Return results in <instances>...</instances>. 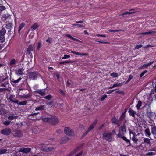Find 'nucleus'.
I'll return each mask as SVG.
<instances>
[{"label":"nucleus","mask_w":156,"mask_h":156,"mask_svg":"<svg viewBox=\"0 0 156 156\" xmlns=\"http://www.w3.org/2000/svg\"><path fill=\"white\" fill-rule=\"evenodd\" d=\"M70 57V56L69 55H64V56L62 58L63 59H65L67 58H69Z\"/></svg>","instance_id":"49"},{"label":"nucleus","mask_w":156,"mask_h":156,"mask_svg":"<svg viewBox=\"0 0 156 156\" xmlns=\"http://www.w3.org/2000/svg\"><path fill=\"white\" fill-rule=\"evenodd\" d=\"M94 125H91L88 128V130L90 131L91 130L94 128Z\"/></svg>","instance_id":"52"},{"label":"nucleus","mask_w":156,"mask_h":156,"mask_svg":"<svg viewBox=\"0 0 156 156\" xmlns=\"http://www.w3.org/2000/svg\"><path fill=\"white\" fill-rule=\"evenodd\" d=\"M8 151L7 149H0V154H2L6 153Z\"/></svg>","instance_id":"33"},{"label":"nucleus","mask_w":156,"mask_h":156,"mask_svg":"<svg viewBox=\"0 0 156 156\" xmlns=\"http://www.w3.org/2000/svg\"><path fill=\"white\" fill-rule=\"evenodd\" d=\"M22 135V133L20 130H16L15 131V133L14 134V136L17 137H20Z\"/></svg>","instance_id":"20"},{"label":"nucleus","mask_w":156,"mask_h":156,"mask_svg":"<svg viewBox=\"0 0 156 156\" xmlns=\"http://www.w3.org/2000/svg\"><path fill=\"white\" fill-rule=\"evenodd\" d=\"M145 135L149 138L150 137V136L151 135L150 130L149 128H147L144 131Z\"/></svg>","instance_id":"17"},{"label":"nucleus","mask_w":156,"mask_h":156,"mask_svg":"<svg viewBox=\"0 0 156 156\" xmlns=\"http://www.w3.org/2000/svg\"><path fill=\"white\" fill-rule=\"evenodd\" d=\"M46 108L45 105H41L37 107L35 109V111H42L44 109Z\"/></svg>","instance_id":"19"},{"label":"nucleus","mask_w":156,"mask_h":156,"mask_svg":"<svg viewBox=\"0 0 156 156\" xmlns=\"http://www.w3.org/2000/svg\"><path fill=\"white\" fill-rule=\"evenodd\" d=\"M131 13H132V12H125V13H123L122 14V16H124L125 15H128L130 14Z\"/></svg>","instance_id":"58"},{"label":"nucleus","mask_w":156,"mask_h":156,"mask_svg":"<svg viewBox=\"0 0 156 156\" xmlns=\"http://www.w3.org/2000/svg\"><path fill=\"white\" fill-rule=\"evenodd\" d=\"M122 85L120 83H115L113 84V87H119L121 86Z\"/></svg>","instance_id":"53"},{"label":"nucleus","mask_w":156,"mask_h":156,"mask_svg":"<svg viewBox=\"0 0 156 156\" xmlns=\"http://www.w3.org/2000/svg\"><path fill=\"white\" fill-rule=\"evenodd\" d=\"M125 123H124L123 125L121 126L119 128V133L118 134V136L120 137L122 135V134H121V132H126V127L125 126Z\"/></svg>","instance_id":"10"},{"label":"nucleus","mask_w":156,"mask_h":156,"mask_svg":"<svg viewBox=\"0 0 156 156\" xmlns=\"http://www.w3.org/2000/svg\"><path fill=\"white\" fill-rule=\"evenodd\" d=\"M154 62V61L148 63L143 65V66L144 67V68H146L148 66L153 63Z\"/></svg>","instance_id":"29"},{"label":"nucleus","mask_w":156,"mask_h":156,"mask_svg":"<svg viewBox=\"0 0 156 156\" xmlns=\"http://www.w3.org/2000/svg\"><path fill=\"white\" fill-rule=\"evenodd\" d=\"M128 112H129V115L130 116H132L133 117H134L135 114L136 113V112L134 111L132 109H130L128 111Z\"/></svg>","instance_id":"26"},{"label":"nucleus","mask_w":156,"mask_h":156,"mask_svg":"<svg viewBox=\"0 0 156 156\" xmlns=\"http://www.w3.org/2000/svg\"><path fill=\"white\" fill-rule=\"evenodd\" d=\"M155 154L154 152H148L146 154V155H154Z\"/></svg>","instance_id":"56"},{"label":"nucleus","mask_w":156,"mask_h":156,"mask_svg":"<svg viewBox=\"0 0 156 156\" xmlns=\"http://www.w3.org/2000/svg\"><path fill=\"white\" fill-rule=\"evenodd\" d=\"M44 98L48 100H50L52 98V96L51 95H49L45 97Z\"/></svg>","instance_id":"43"},{"label":"nucleus","mask_w":156,"mask_h":156,"mask_svg":"<svg viewBox=\"0 0 156 156\" xmlns=\"http://www.w3.org/2000/svg\"><path fill=\"white\" fill-rule=\"evenodd\" d=\"M56 132L58 134H60L62 132V131L60 129H58L57 130Z\"/></svg>","instance_id":"64"},{"label":"nucleus","mask_w":156,"mask_h":156,"mask_svg":"<svg viewBox=\"0 0 156 156\" xmlns=\"http://www.w3.org/2000/svg\"><path fill=\"white\" fill-rule=\"evenodd\" d=\"M16 62V61L14 59H12L10 61V65H12L15 64Z\"/></svg>","instance_id":"46"},{"label":"nucleus","mask_w":156,"mask_h":156,"mask_svg":"<svg viewBox=\"0 0 156 156\" xmlns=\"http://www.w3.org/2000/svg\"><path fill=\"white\" fill-rule=\"evenodd\" d=\"M146 113L147 115H150L151 114V111L150 110V109H148L147 112Z\"/></svg>","instance_id":"57"},{"label":"nucleus","mask_w":156,"mask_h":156,"mask_svg":"<svg viewBox=\"0 0 156 156\" xmlns=\"http://www.w3.org/2000/svg\"><path fill=\"white\" fill-rule=\"evenodd\" d=\"M110 76L113 78H115L118 76V75L117 73L113 72L110 74Z\"/></svg>","instance_id":"38"},{"label":"nucleus","mask_w":156,"mask_h":156,"mask_svg":"<svg viewBox=\"0 0 156 156\" xmlns=\"http://www.w3.org/2000/svg\"><path fill=\"white\" fill-rule=\"evenodd\" d=\"M74 62L73 61H64L63 62H61L59 63V64H68L69 63H71Z\"/></svg>","instance_id":"35"},{"label":"nucleus","mask_w":156,"mask_h":156,"mask_svg":"<svg viewBox=\"0 0 156 156\" xmlns=\"http://www.w3.org/2000/svg\"><path fill=\"white\" fill-rule=\"evenodd\" d=\"M151 133L153 135L154 137L156 138V127L155 126L151 125Z\"/></svg>","instance_id":"12"},{"label":"nucleus","mask_w":156,"mask_h":156,"mask_svg":"<svg viewBox=\"0 0 156 156\" xmlns=\"http://www.w3.org/2000/svg\"><path fill=\"white\" fill-rule=\"evenodd\" d=\"M34 45H30L27 49V51L29 54H30L31 51H34Z\"/></svg>","instance_id":"14"},{"label":"nucleus","mask_w":156,"mask_h":156,"mask_svg":"<svg viewBox=\"0 0 156 156\" xmlns=\"http://www.w3.org/2000/svg\"><path fill=\"white\" fill-rule=\"evenodd\" d=\"M107 97V95H104L102 96L101 98V101H103L105 98H106Z\"/></svg>","instance_id":"48"},{"label":"nucleus","mask_w":156,"mask_h":156,"mask_svg":"<svg viewBox=\"0 0 156 156\" xmlns=\"http://www.w3.org/2000/svg\"><path fill=\"white\" fill-rule=\"evenodd\" d=\"M71 52L72 53L74 54L77 55H85V56L88 55V54L87 53H86L81 54L79 52H76L73 51H71Z\"/></svg>","instance_id":"28"},{"label":"nucleus","mask_w":156,"mask_h":156,"mask_svg":"<svg viewBox=\"0 0 156 156\" xmlns=\"http://www.w3.org/2000/svg\"><path fill=\"white\" fill-rule=\"evenodd\" d=\"M52 41V39L51 38H48V39L46 40V42H48L49 43H51Z\"/></svg>","instance_id":"50"},{"label":"nucleus","mask_w":156,"mask_h":156,"mask_svg":"<svg viewBox=\"0 0 156 156\" xmlns=\"http://www.w3.org/2000/svg\"><path fill=\"white\" fill-rule=\"evenodd\" d=\"M31 150V149L29 148H25L22 147L20 148L19 150V152H23L26 153H27L30 152Z\"/></svg>","instance_id":"11"},{"label":"nucleus","mask_w":156,"mask_h":156,"mask_svg":"<svg viewBox=\"0 0 156 156\" xmlns=\"http://www.w3.org/2000/svg\"><path fill=\"white\" fill-rule=\"evenodd\" d=\"M112 123L117 124L118 123V119L115 118H113L112 119Z\"/></svg>","instance_id":"36"},{"label":"nucleus","mask_w":156,"mask_h":156,"mask_svg":"<svg viewBox=\"0 0 156 156\" xmlns=\"http://www.w3.org/2000/svg\"><path fill=\"white\" fill-rule=\"evenodd\" d=\"M34 34L33 32H31L30 33V36L31 37V38H33L34 36Z\"/></svg>","instance_id":"61"},{"label":"nucleus","mask_w":156,"mask_h":156,"mask_svg":"<svg viewBox=\"0 0 156 156\" xmlns=\"http://www.w3.org/2000/svg\"><path fill=\"white\" fill-rule=\"evenodd\" d=\"M31 97V95L29 94L26 95H23L21 96V97L23 98H29Z\"/></svg>","instance_id":"44"},{"label":"nucleus","mask_w":156,"mask_h":156,"mask_svg":"<svg viewBox=\"0 0 156 156\" xmlns=\"http://www.w3.org/2000/svg\"><path fill=\"white\" fill-rule=\"evenodd\" d=\"M18 117L17 116H15L13 115H10L8 117V120L11 121L17 119Z\"/></svg>","instance_id":"24"},{"label":"nucleus","mask_w":156,"mask_h":156,"mask_svg":"<svg viewBox=\"0 0 156 156\" xmlns=\"http://www.w3.org/2000/svg\"><path fill=\"white\" fill-rule=\"evenodd\" d=\"M27 104V101H24L22 102H20L19 103V105H25Z\"/></svg>","instance_id":"47"},{"label":"nucleus","mask_w":156,"mask_h":156,"mask_svg":"<svg viewBox=\"0 0 156 156\" xmlns=\"http://www.w3.org/2000/svg\"><path fill=\"white\" fill-rule=\"evenodd\" d=\"M59 120L55 116H51L50 124L55 125L58 123Z\"/></svg>","instance_id":"7"},{"label":"nucleus","mask_w":156,"mask_h":156,"mask_svg":"<svg viewBox=\"0 0 156 156\" xmlns=\"http://www.w3.org/2000/svg\"><path fill=\"white\" fill-rule=\"evenodd\" d=\"M7 89L4 88H0V92H2L5 90H7Z\"/></svg>","instance_id":"62"},{"label":"nucleus","mask_w":156,"mask_h":156,"mask_svg":"<svg viewBox=\"0 0 156 156\" xmlns=\"http://www.w3.org/2000/svg\"><path fill=\"white\" fill-rule=\"evenodd\" d=\"M8 84V81H5V83L1 84L0 86L2 87H6L7 84Z\"/></svg>","instance_id":"51"},{"label":"nucleus","mask_w":156,"mask_h":156,"mask_svg":"<svg viewBox=\"0 0 156 156\" xmlns=\"http://www.w3.org/2000/svg\"><path fill=\"white\" fill-rule=\"evenodd\" d=\"M142 102L140 101H139L138 102V103L137 105L136 106V107L137 108L138 110H139L140 107L141 106Z\"/></svg>","instance_id":"37"},{"label":"nucleus","mask_w":156,"mask_h":156,"mask_svg":"<svg viewBox=\"0 0 156 156\" xmlns=\"http://www.w3.org/2000/svg\"><path fill=\"white\" fill-rule=\"evenodd\" d=\"M6 29L3 27L2 29L0 30V34L5 36L6 33Z\"/></svg>","instance_id":"23"},{"label":"nucleus","mask_w":156,"mask_h":156,"mask_svg":"<svg viewBox=\"0 0 156 156\" xmlns=\"http://www.w3.org/2000/svg\"><path fill=\"white\" fill-rule=\"evenodd\" d=\"M0 132L2 135L7 136L11 134V130L10 128H7L2 130Z\"/></svg>","instance_id":"4"},{"label":"nucleus","mask_w":156,"mask_h":156,"mask_svg":"<svg viewBox=\"0 0 156 156\" xmlns=\"http://www.w3.org/2000/svg\"><path fill=\"white\" fill-rule=\"evenodd\" d=\"M125 112H123L122 113V115L120 116L119 118V119L120 120H124L125 122L124 123H125L126 122V120L125 119Z\"/></svg>","instance_id":"25"},{"label":"nucleus","mask_w":156,"mask_h":156,"mask_svg":"<svg viewBox=\"0 0 156 156\" xmlns=\"http://www.w3.org/2000/svg\"><path fill=\"white\" fill-rule=\"evenodd\" d=\"M83 151H82L79 152L78 154L76 155L75 156H81L83 153Z\"/></svg>","instance_id":"63"},{"label":"nucleus","mask_w":156,"mask_h":156,"mask_svg":"<svg viewBox=\"0 0 156 156\" xmlns=\"http://www.w3.org/2000/svg\"><path fill=\"white\" fill-rule=\"evenodd\" d=\"M5 36L0 34V42H3L5 41Z\"/></svg>","instance_id":"32"},{"label":"nucleus","mask_w":156,"mask_h":156,"mask_svg":"<svg viewBox=\"0 0 156 156\" xmlns=\"http://www.w3.org/2000/svg\"><path fill=\"white\" fill-rule=\"evenodd\" d=\"M39 27V25L37 23H34L31 27L30 30L33 31L35 30L36 29Z\"/></svg>","instance_id":"18"},{"label":"nucleus","mask_w":156,"mask_h":156,"mask_svg":"<svg viewBox=\"0 0 156 156\" xmlns=\"http://www.w3.org/2000/svg\"><path fill=\"white\" fill-rule=\"evenodd\" d=\"M30 77L33 80H35L38 76V73L36 72H31L29 73Z\"/></svg>","instance_id":"9"},{"label":"nucleus","mask_w":156,"mask_h":156,"mask_svg":"<svg viewBox=\"0 0 156 156\" xmlns=\"http://www.w3.org/2000/svg\"><path fill=\"white\" fill-rule=\"evenodd\" d=\"M35 92L41 96L44 95L46 94V91L44 89L39 90H38L36 91Z\"/></svg>","instance_id":"15"},{"label":"nucleus","mask_w":156,"mask_h":156,"mask_svg":"<svg viewBox=\"0 0 156 156\" xmlns=\"http://www.w3.org/2000/svg\"><path fill=\"white\" fill-rule=\"evenodd\" d=\"M116 134L114 130H112V132L108 130H106L103 132L102 134V138L107 141L111 142L112 141L113 136Z\"/></svg>","instance_id":"1"},{"label":"nucleus","mask_w":156,"mask_h":156,"mask_svg":"<svg viewBox=\"0 0 156 156\" xmlns=\"http://www.w3.org/2000/svg\"><path fill=\"white\" fill-rule=\"evenodd\" d=\"M121 138L123 139V140L125 141L126 143H129V145H130V140L129 139H127L126 137L124 136H121Z\"/></svg>","instance_id":"30"},{"label":"nucleus","mask_w":156,"mask_h":156,"mask_svg":"<svg viewBox=\"0 0 156 156\" xmlns=\"http://www.w3.org/2000/svg\"><path fill=\"white\" fill-rule=\"evenodd\" d=\"M133 78V76L132 75H130L129 76L128 79L126 81V82L125 83L126 84L128 83Z\"/></svg>","instance_id":"42"},{"label":"nucleus","mask_w":156,"mask_h":156,"mask_svg":"<svg viewBox=\"0 0 156 156\" xmlns=\"http://www.w3.org/2000/svg\"><path fill=\"white\" fill-rule=\"evenodd\" d=\"M6 8L5 7L3 6H0V11H2L5 9Z\"/></svg>","instance_id":"55"},{"label":"nucleus","mask_w":156,"mask_h":156,"mask_svg":"<svg viewBox=\"0 0 156 156\" xmlns=\"http://www.w3.org/2000/svg\"><path fill=\"white\" fill-rule=\"evenodd\" d=\"M25 25V24L24 23L22 22L19 26L18 29V31L19 33H20L21 30L24 27Z\"/></svg>","instance_id":"27"},{"label":"nucleus","mask_w":156,"mask_h":156,"mask_svg":"<svg viewBox=\"0 0 156 156\" xmlns=\"http://www.w3.org/2000/svg\"><path fill=\"white\" fill-rule=\"evenodd\" d=\"M21 79L22 78L21 77H20L18 79L16 80H15L14 79H12V82L16 84L19 83Z\"/></svg>","instance_id":"34"},{"label":"nucleus","mask_w":156,"mask_h":156,"mask_svg":"<svg viewBox=\"0 0 156 156\" xmlns=\"http://www.w3.org/2000/svg\"><path fill=\"white\" fill-rule=\"evenodd\" d=\"M15 96L14 95H11L9 97V99L12 102L13 101Z\"/></svg>","instance_id":"45"},{"label":"nucleus","mask_w":156,"mask_h":156,"mask_svg":"<svg viewBox=\"0 0 156 156\" xmlns=\"http://www.w3.org/2000/svg\"><path fill=\"white\" fill-rule=\"evenodd\" d=\"M78 148H76L72 152L69 153L67 156H71L74 154L76 151H78Z\"/></svg>","instance_id":"39"},{"label":"nucleus","mask_w":156,"mask_h":156,"mask_svg":"<svg viewBox=\"0 0 156 156\" xmlns=\"http://www.w3.org/2000/svg\"><path fill=\"white\" fill-rule=\"evenodd\" d=\"M142 46V45L140 44L137 45L135 47V49H138L140 48H141Z\"/></svg>","instance_id":"54"},{"label":"nucleus","mask_w":156,"mask_h":156,"mask_svg":"<svg viewBox=\"0 0 156 156\" xmlns=\"http://www.w3.org/2000/svg\"><path fill=\"white\" fill-rule=\"evenodd\" d=\"M13 24L12 23V22L9 21H7L6 22L5 27L7 29L10 30V31L12 29Z\"/></svg>","instance_id":"8"},{"label":"nucleus","mask_w":156,"mask_h":156,"mask_svg":"<svg viewBox=\"0 0 156 156\" xmlns=\"http://www.w3.org/2000/svg\"><path fill=\"white\" fill-rule=\"evenodd\" d=\"M65 133L67 135L73 136L74 135L73 130L69 127H66L64 129Z\"/></svg>","instance_id":"5"},{"label":"nucleus","mask_w":156,"mask_h":156,"mask_svg":"<svg viewBox=\"0 0 156 156\" xmlns=\"http://www.w3.org/2000/svg\"><path fill=\"white\" fill-rule=\"evenodd\" d=\"M10 15L8 14H3L2 15V20L5 21L8 19H10Z\"/></svg>","instance_id":"16"},{"label":"nucleus","mask_w":156,"mask_h":156,"mask_svg":"<svg viewBox=\"0 0 156 156\" xmlns=\"http://www.w3.org/2000/svg\"><path fill=\"white\" fill-rule=\"evenodd\" d=\"M59 92L61 94H62L63 95V96H64L65 94V93H64V92H63V91L61 89H60L59 90Z\"/></svg>","instance_id":"59"},{"label":"nucleus","mask_w":156,"mask_h":156,"mask_svg":"<svg viewBox=\"0 0 156 156\" xmlns=\"http://www.w3.org/2000/svg\"><path fill=\"white\" fill-rule=\"evenodd\" d=\"M24 69L23 68H19L16 71V74L18 76L22 75L23 74Z\"/></svg>","instance_id":"13"},{"label":"nucleus","mask_w":156,"mask_h":156,"mask_svg":"<svg viewBox=\"0 0 156 156\" xmlns=\"http://www.w3.org/2000/svg\"><path fill=\"white\" fill-rule=\"evenodd\" d=\"M11 122L10 121L6 120V121L3 122L2 123L5 126H7L9 125L11 123Z\"/></svg>","instance_id":"31"},{"label":"nucleus","mask_w":156,"mask_h":156,"mask_svg":"<svg viewBox=\"0 0 156 156\" xmlns=\"http://www.w3.org/2000/svg\"><path fill=\"white\" fill-rule=\"evenodd\" d=\"M43 122L50 123L51 116L49 117H44L42 119Z\"/></svg>","instance_id":"22"},{"label":"nucleus","mask_w":156,"mask_h":156,"mask_svg":"<svg viewBox=\"0 0 156 156\" xmlns=\"http://www.w3.org/2000/svg\"><path fill=\"white\" fill-rule=\"evenodd\" d=\"M6 112L5 110L3 108L0 109V114L4 115L5 114Z\"/></svg>","instance_id":"40"},{"label":"nucleus","mask_w":156,"mask_h":156,"mask_svg":"<svg viewBox=\"0 0 156 156\" xmlns=\"http://www.w3.org/2000/svg\"><path fill=\"white\" fill-rule=\"evenodd\" d=\"M156 33V32L155 31H149L146 32L141 33L140 34H144V35H151L154 34Z\"/></svg>","instance_id":"21"},{"label":"nucleus","mask_w":156,"mask_h":156,"mask_svg":"<svg viewBox=\"0 0 156 156\" xmlns=\"http://www.w3.org/2000/svg\"><path fill=\"white\" fill-rule=\"evenodd\" d=\"M129 130L130 139L136 144H137L139 140L137 137V136L139 135V133L136 135V133L133 131L129 129Z\"/></svg>","instance_id":"2"},{"label":"nucleus","mask_w":156,"mask_h":156,"mask_svg":"<svg viewBox=\"0 0 156 156\" xmlns=\"http://www.w3.org/2000/svg\"><path fill=\"white\" fill-rule=\"evenodd\" d=\"M40 145L41 147V149L44 151H49L52 150L53 149V148L46 146L43 144H41Z\"/></svg>","instance_id":"6"},{"label":"nucleus","mask_w":156,"mask_h":156,"mask_svg":"<svg viewBox=\"0 0 156 156\" xmlns=\"http://www.w3.org/2000/svg\"><path fill=\"white\" fill-rule=\"evenodd\" d=\"M96 36L98 37H106L105 35H101V34H97Z\"/></svg>","instance_id":"60"},{"label":"nucleus","mask_w":156,"mask_h":156,"mask_svg":"<svg viewBox=\"0 0 156 156\" xmlns=\"http://www.w3.org/2000/svg\"><path fill=\"white\" fill-rule=\"evenodd\" d=\"M73 25L74 26H77L81 28H83L84 27V26L83 25L78 24H73Z\"/></svg>","instance_id":"41"},{"label":"nucleus","mask_w":156,"mask_h":156,"mask_svg":"<svg viewBox=\"0 0 156 156\" xmlns=\"http://www.w3.org/2000/svg\"><path fill=\"white\" fill-rule=\"evenodd\" d=\"M142 138H144L143 141L138 147H141L144 148H145L146 145L151 144L150 140L148 138L142 137Z\"/></svg>","instance_id":"3"}]
</instances>
